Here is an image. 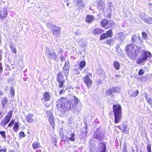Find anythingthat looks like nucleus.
Segmentation results:
<instances>
[{
    "mask_svg": "<svg viewBox=\"0 0 152 152\" xmlns=\"http://www.w3.org/2000/svg\"><path fill=\"white\" fill-rule=\"evenodd\" d=\"M57 107L59 110L64 112L68 111L75 107V100H68L66 98L61 97L57 101Z\"/></svg>",
    "mask_w": 152,
    "mask_h": 152,
    "instance_id": "1",
    "label": "nucleus"
},
{
    "mask_svg": "<svg viewBox=\"0 0 152 152\" xmlns=\"http://www.w3.org/2000/svg\"><path fill=\"white\" fill-rule=\"evenodd\" d=\"M139 48L135 44H131L126 46V50L129 58L134 59L137 56L139 52Z\"/></svg>",
    "mask_w": 152,
    "mask_h": 152,
    "instance_id": "2",
    "label": "nucleus"
},
{
    "mask_svg": "<svg viewBox=\"0 0 152 152\" xmlns=\"http://www.w3.org/2000/svg\"><path fill=\"white\" fill-rule=\"evenodd\" d=\"M113 110L114 116L115 124L118 123L121 118V106L118 104H113Z\"/></svg>",
    "mask_w": 152,
    "mask_h": 152,
    "instance_id": "3",
    "label": "nucleus"
},
{
    "mask_svg": "<svg viewBox=\"0 0 152 152\" xmlns=\"http://www.w3.org/2000/svg\"><path fill=\"white\" fill-rule=\"evenodd\" d=\"M151 53L147 51L143 50L141 53H140L139 58L137 61V64L143 65L146 61L147 59L151 57Z\"/></svg>",
    "mask_w": 152,
    "mask_h": 152,
    "instance_id": "4",
    "label": "nucleus"
},
{
    "mask_svg": "<svg viewBox=\"0 0 152 152\" xmlns=\"http://www.w3.org/2000/svg\"><path fill=\"white\" fill-rule=\"evenodd\" d=\"M91 144H94V145H98V147L97 148H95L94 149L93 151V148H92V152H105L106 148V145L105 143H100L98 144V143L93 140H91L90 141Z\"/></svg>",
    "mask_w": 152,
    "mask_h": 152,
    "instance_id": "5",
    "label": "nucleus"
},
{
    "mask_svg": "<svg viewBox=\"0 0 152 152\" xmlns=\"http://www.w3.org/2000/svg\"><path fill=\"white\" fill-rule=\"evenodd\" d=\"M140 17L145 23L149 24H152V18L148 17L147 15L143 13L140 14Z\"/></svg>",
    "mask_w": 152,
    "mask_h": 152,
    "instance_id": "6",
    "label": "nucleus"
},
{
    "mask_svg": "<svg viewBox=\"0 0 152 152\" xmlns=\"http://www.w3.org/2000/svg\"><path fill=\"white\" fill-rule=\"evenodd\" d=\"M47 118L49 122L51 125L53 129H54L55 124L54 122V119L53 114L50 111H47Z\"/></svg>",
    "mask_w": 152,
    "mask_h": 152,
    "instance_id": "7",
    "label": "nucleus"
},
{
    "mask_svg": "<svg viewBox=\"0 0 152 152\" xmlns=\"http://www.w3.org/2000/svg\"><path fill=\"white\" fill-rule=\"evenodd\" d=\"M69 63L68 61L65 62L64 66L63 68V72L65 77L68 76L70 68Z\"/></svg>",
    "mask_w": 152,
    "mask_h": 152,
    "instance_id": "8",
    "label": "nucleus"
},
{
    "mask_svg": "<svg viewBox=\"0 0 152 152\" xmlns=\"http://www.w3.org/2000/svg\"><path fill=\"white\" fill-rule=\"evenodd\" d=\"M8 14L7 10L6 8H3L2 10H0V19L4 20Z\"/></svg>",
    "mask_w": 152,
    "mask_h": 152,
    "instance_id": "9",
    "label": "nucleus"
},
{
    "mask_svg": "<svg viewBox=\"0 0 152 152\" xmlns=\"http://www.w3.org/2000/svg\"><path fill=\"white\" fill-rule=\"evenodd\" d=\"M53 34L56 37H59L61 34V28L59 27H55L52 29Z\"/></svg>",
    "mask_w": 152,
    "mask_h": 152,
    "instance_id": "10",
    "label": "nucleus"
},
{
    "mask_svg": "<svg viewBox=\"0 0 152 152\" xmlns=\"http://www.w3.org/2000/svg\"><path fill=\"white\" fill-rule=\"evenodd\" d=\"M83 80L85 83L88 87H90L92 84V80L89 78L88 75H87L83 77Z\"/></svg>",
    "mask_w": 152,
    "mask_h": 152,
    "instance_id": "11",
    "label": "nucleus"
},
{
    "mask_svg": "<svg viewBox=\"0 0 152 152\" xmlns=\"http://www.w3.org/2000/svg\"><path fill=\"white\" fill-rule=\"evenodd\" d=\"M47 53L49 55V57L56 59L57 58V55L56 53L53 50H48Z\"/></svg>",
    "mask_w": 152,
    "mask_h": 152,
    "instance_id": "12",
    "label": "nucleus"
},
{
    "mask_svg": "<svg viewBox=\"0 0 152 152\" xmlns=\"http://www.w3.org/2000/svg\"><path fill=\"white\" fill-rule=\"evenodd\" d=\"M104 3L102 1H100L98 3V8L101 10H105V8H104Z\"/></svg>",
    "mask_w": 152,
    "mask_h": 152,
    "instance_id": "13",
    "label": "nucleus"
},
{
    "mask_svg": "<svg viewBox=\"0 0 152 152\" xmlns=\"http://www.w3.org/2000/svg\"><path fill=\"white\" fill-rule=\"evenodd\" d=\"M117 39L120 40L121 41L123 40L125 37V35L123 33H120L116 35Z\"/></svg>",
    "mask_w": 152,
    "mask_h": 152,
    "instance_id": "14",
    "label": "nucleus"
},
{
    "mask_svg": "<svg viewBox=\"0 0 152 152\" xmlns=\"http://www.w3.org/2000/svg\"><path fill=\"white\" fill-rule=\"evenodd\" d=\"M51 98L50 94L47 92L45 93L44 95V99L46 101H48L50 100Z\"/></svg>",
    "mask_w": 152,
    "mask_h": 152,
    "instance_id": "15",
    "label": "nucleus"
},
{
    "mask_svg": "<svg viewBox=\"0 0 152 152\" xmlns=\"http://www.w3.org/2000/svg\"><path fill=\"white\" fill-rule=\"evenodd\" d=\"M33 114H29L26 116V119L29 123H31L33 122L34 119H33Z\"/></svg>",
    "mask_w": 152,
    "mask_h": 152,
    "instance_id": "16",
    "label": "nucleus"
},
{
    "mask_svg": "<svg viewBox=\"0 0 152 152\" xmlns=\"http://www.w3.org/2000/svg\"><path fill=\"white\" fill-rule=\"evenodd\" d=\"M57 80L60 81L64 80V77L61 72H59L57 75Z\"/></svg>",
    "mask_w": 152,
    "mask_h": 152,
    "instance_id": "17",
    "label": "nucleus"
},
{
    "mask_svg": "<svg viewBox=\"0 0 152 152\" xmlns=\"http://www.w3.org/2000/svg\"><path fill=\"white\" fill-rule=\"evenodd\" d=\"M94 19V17L91 15H88L86 17V21L88 23H90Z\"/></svg>",
    "mask_w": 152,
    "mask_h": 152,
    "instance_id": "18",
    "label": "nucleus"
},
{
    "mask_svg": "<svg viewBox=\"0 0 152 152\" xmlns=\"http://www.w3.org/2000/svg\"><path fill=\"white\" fill-rule=\"evenodd\" d=\"M107 24H108V26H109L108 27L111 26V25H109V23L108 22L107 20L106 19H104L102 20L101 22V25L102 27H105Z\"/></svg>",
    "mask_w": 152,
    "mask_h": 152,
    "instance_id": "19",
    "label": "nucleus"
},
{
    "mask_svg": "<svg viewBox=\"0 0 152 152\" xmlns=\"http://www.w3.org/2000/svg\"><path fill=\"white\" fill-rule=\"evenodd\" d=\"M84 6V4L82 0H77V7H79L80 9L82 8Z\"/></svg>",
    "mask_w": 152,
    "mask_h": 152,
    "instance_id": "20",
    "label": "nucleus"
},
{
    "mask_svg": "<svg viewBox=\"0 0 152 152\" xmlns=\"http://www.w3.org/2000/svg\"><path fill=\"white\" fill-rule=\"evenodd\" d=\"M102 32V30L99 28L94 29L92 31V33L94 34H100Z\"/></svg>",
    "mask_w": 152,
    "mask_h": 152,
    "instance_id": "21",
    "label": "nucleus"
},
{
    "mask_svg": "<svg viewBox=\"0 0 152 152\" xmlns=\"http://www.w3.org/2000/svg\"><path fill=\"white\" fill-rule=\"evenodd\" d=\"M113 66L117 70H118L120 67V64L119 62L116 61H114Z\"/></svg>",
    "mask_w": 152,
    "mask_h": 152,
    "instance_id": "22",
    "label": "nucleus"
},
{
    "mask_svg": "<svg viewBox=\"0 0 152 152\" xmlns=\"http://www.w3.org/2000/svg\"><path fill=\"white\" fill-rule=\"evenodd\" d=\"M32 146L34 149H36L39 147L40 143L38 142H35L33 143Z\"/></svg>",
    "mask_w": 152,
    "mask_h": 152,
    "instance_id": "23",
    "label": "nucleus"
},
{
    "mask_svg": "<svg viewBox=\"0 0 152 152\" xmlns=\"http://www.w3.org/2000/svg\"><path fill=\"white\" fill-rule=\"evenodd\" d=\"M82 106L80 101L77 98V109H78V110H80L81 109Z\"/></svg>",
    "mask_w": 152,
    "mask_h": 152,
    "instance_id": "24",
    "label": "nucleus"
},
{
    "mask_svg": "<svg viewBox=\"0 0 152 152\" xmlns=\"http://www.w3.org/2000/svg\"><path fill=\"white\" fill-rule=\"evenodd\" d=\"M11 118L10 117L8 116H6L5 118L4 119L3 124L4 125H6L7 124L8 122L10 121Z\"/></svg>",
    "mask_w": 152,
    "mask_h": 152,
    "instance_id": "25",
    "label": "nucleus"
},
{
    "mask_svg": "<svg viewBox=\"0 0 152 152\" xmlns=\"http://www.w3.org/2000/svg\"><path fill=\"white\" fill-rule=\"evenodd\" d=\"M19 127V126L18 123L17 122H15V123L14 127L13 128V130L15 132H17L18 131Z\"/></svg>",
    "mask_w": 152,
    "mask_h": 152,
    "instance_id": "26",
    "label": "nucleus"
},
{
    "mask_svg": "<svg viewBox=\"0 0 152 152\" xmlns=\"http://www.w3.org/2000/svg\"><path fill=\"white\" fill-rule=\"evenodd\" d=\"M7 100L6 98H3L1 101V104L3 107L6 105L7 103Z\"/></svg>",
    "mask_w": 152,
    "mask_h": 152,
    "instance_id": "27",
    "label": "nucleus"
},
{
    "mask_svg": "<svg viewBox=\"0 0 152 152\" xmlns=\"http://www.w3.org/2000/svg\"><path fill=\"white\" fill-rule=\"evenodd\" d=\"M113 89L112 88L108 90L106 92V94L107 95H110L114 92L113 91Z\"/></svg>",
    "mask_w": 152,
    "mask_h": 152,
    "instance_id": "28",
    "label": "nucleus"
},
{
    "mask_svg": "<svg viewBox=\"0 0 152 152\" xmlns=\"http://www.w3.org/2000/svg\"><path fill=\"white\" fill-rule=\"evenodd\" d=\"M86 65V62L84 61H82L80 64L79 69L81 70Z\"/></svg>",
    "mask_w": 152,
    "mask_h": 152,
    "instance_id": "29",
    "label": "nucleus"
},
{
    "mask_svg": "<svg viewBox=\"0 0 152 152\" xmlns=\"http://www.w3.org/2000/svg\"><path fill=\"white\" fill-rule=\"evenodd\" d=\"M123 130L122 132L124 134H127L129 132V129L127 128L126 126L124 125H123Z\"/></svg>",
    "mask_w": 152,
    "mask_h": 152,
    "instance_id": "30",
    "label": "nucleus"
},
{
    "mask_svg": "<svg viewBox=\"0 0 152 152\" xmlns=\"http://www.w3.org/2000/svg\"><path fill=\"white\" fill-rule=\"evenodd\" d=\"M108 37H111L113 36V33L112 29H110L106 33Z\"/></svg>",
    "mask_w": 152,
    "mask_h": 152,
    "instance_id": "31",
    "label": "nucleus"
},
{
    "mask_svg": "<svg viewBox=\"0 0 152 152\" xmlns=\"http://www.w3.org/2000/svg\"><path fill=\"white\" fill-rule=\"evenodd\" d=\"M108 37L107 34L106 33H104L101 35L100 37V39L101 40H103L107 38Z\"/></svg>",
    "mask_w": 152,
    "mask_h": 152,
    "instance_id": "32",
    "label": "nucleus"
},
{
    "mask_svg": "<svg viewBox=\"0 0 152 152\" xmlns=\"http://www.w3.org/2000/svg\"><path fill=\"white\" fill-rule=\"evenodd\" d=\"M112 88L113 89V92H115V93H118L120 91V88L118 87H113Z\"/></svg>",
    "mask_w": 152,
    "mask_h": 152,
    "instance_id": "33",
    "label": "nucleus"
},
{
    "mask_svg": "<svg viewBox=\"0 0 152 152\" xmlns=\"http://www.w3.org/2000/svg\"><path fill=\"white\" fill-rule=\"evenodd\" d=\"M146 99L149 104H152V99L151 98L148 97L147 96H146Z\"/></svg>",
    "mask_w": 152,
    "mask_h": 152,
    "instance_id": "34",
    "label": "nucleus"
},
{
    "mask_svg": "<svg viewBox=\"0 0 152 152\" xmlns=\"http://www.w3.org/2000/svg\"><path fill=\"white\" fill-rule=\"evenodd\" d=\"M59 83V87L60 88H61L63 86V84L65 82V80H62L60 81H58Z\"/></svg>",
    "mask_w": 152,
    "mask_h": 152,
    "instance_id": "35",
    "label": "nucleus"
},
{
    "mask_svg": "<svg viewBox=\"0 0 152 152\" xmlns=\"http://www.w3.org/2000/svg\"><path fill=\"white\" fill-rule=\"evenodd\" d=\"M10 47L11 51L15 53H16L17 52L15 48L12 47L11 45H10Z\"/></svg>",
    "mask_w": 152,
    "mask_h": 152,
    "instance_id": "36",
    "label": "nucleus"
},
{
    "mask_svg": "<svg viewBox=\"0 0 152 152\" xmlns=\"http://www.w3.org/2000/svg\"><path fill=\"white\" fill-rule=\"evenodd\" d=\"M0 134L1 135L2 138L5 139L6 138L5 132L4 131H0Z\"/></svg>",
    "mask_w": 152,
    "mask_h": 152,
    "instance_id": "37",
    "label": "nucleus"
},
{
    "mask_svg": "<svg viewBox=\"0 0 152 152\" xmlns=\"http://www.w3.org/2000/svg\"><path fill=\"white\" fill-rule=\"evenodd\" d=\"M139 93V91H138L137 90L134 91L133 92L132 95L134 97H136L137 96Z\"/></svg>",
    "mask_w": 152,
    "mask_h": 152,
    "instance_id": "38",
    "label": "nucleus"
},
{
    "mask_svg": "<svg viewBox=\"0 0 152 152\" xmlns=\"http://www.w3.org/2000/svg\"><path fill=\"white\" fill-rule=\"evenodd\" d=\"M142 34L143 38L144 39H146L148 37L147 34L145 32H142Z\"/></svg>",
    "mask_w": 152,
    "mask_h": 152,
    "instance_id": "39",
    "label": "nucleus"
},
{
    "mask_svg": "<svg viewBox=\"0 0 152 152\" xmlns=\"http://www.w3.org/2000/svg\"><path fill=\"white\" fill-rule=\"evenodd\" d=\"M19 135L20 137H25V134L23 132H20L19 133Z\"/></svg>",
    "mask_w": 152,
    "mask_h": 152,
    "instance_id": "40",
    "label": "nucleus"
},
{
    "mask_svg": "<svg viewBox=\"0 0 152 152\" xmlns=\"http://www.w3.org/2000/svg\"><path fill=\"white\" fill-rule=\"evenodd\" d=\"M144 71L143 70L141 69L140 70L138 73V75L140 76H141L144 74Z\"/></svg>",
    "mask_w": 152,
    "mask_h": 152,
    "instance_id": "41",
    "label": "nucleus"
},
{
    "mask_svg": "<svg viewBox=\"0 0 152 152\" xmlns=\"http://www.w3.org/2000/svg\"><path fill=\"white\" fill-rule=\"evenodd\" d=\"M112 5V4L111 2H108L106 5V6H107V7L108 10H110Z\"/></svg>",
    "mask_w": 152,
    "mask_h": 152,
    "instance_id": "42",
    "label": "nucleus"
},
{
    "mask_svg": "<svg viewBox=\"0 0 152 152\" xmlns=\"http://www.w3.org/2000/svg\"><path fill=\"white\" fill-rule=\"evenodd\" d=\"M137 39V37L136 35H134L132 36V41L133 42H135Z\"/></svg>",
    "mask_w": 152,
    "mask_h": 152,
    "instance_id": "43",
    "label": "nucleus"
},
{
    "mask_svg": "<svg viewBox=\"0 0 152 152\" xmlns=\"http://www.w3.org/2000/svg\"><path fill=\"white\" fill-rule=\"evenodd\" d=\"M74 134L72 133L71 134V136L69 138V139L71 141H73L75 140V139L74 138Z\"/></svg>",
    "mask_w": 152,
    "mask_h": 152,
    "instance_id": "44",
    "label": "nucleus"
},
{
    "mask_svg": "<svg viewBox=\"0 0 152 152\" xmlns=\"http://www.w3.org/2000/svg\"><path fill=\"white\" fill-rule=\"evenodd\" d=\"M47 26L49 28H50L52 27V23L50 22H48L47 24Z\"/></svg>",
    "mask_w": 152,
    "mask_h": 152,
    "instance_id": "45",
    "label": "nucleus"
},
{
    "mask_svg": "<svg viewBox=\"0 0 152 152\" xmlns=\"http://www.w3.org/2000/svg\"><path fill=\"white\" fill-rule=\"evenodd\" d=\"M147 149L148 151H151V145L150 144H148L147 146Z\"/></svg>",
    "mask_w": 152,
    "mask_h": 152,
    "instance_id": "46",
    "label": "nucleus"
},
{
    "mask_svg": "<svg viewBox=\"0 0 152 152\" xmlns=\"http://www.w3.org/2000/svg\"><path fill=\"white\" fill-rule=\"evenodd\" d=\"M14 122H15L14 120H13L12 119V121H11V122H10V123L8 125V126H10L11 125H12L14 124Z\"/></svg>",
    "mask_w": 152,
    "mask_h": 152,
    "instance_id": "47",
    "label": "nucleus"
},
{
    "mask_svg": "<svg viewBox=\"0 0 152 152\" xmlns=\"http://www.w3.org/2000/svg\"><path fill=\"white\" fill-rule=\"evenodd\" d=\"M65 93V91L63 89H61L60 90L59 94L60 95L64 94Z\"/></svg>",
    "mask_w": 152,
    "mask_h": 152,
    "instance_id": "48",
    "label": "nucleus"
},
{
    "mask_svg": "<svg viewBox=\"0 0 152 152\" xmlns=\"http://www.w3.org/2000/svg\"><path fill=\"white\" fill-rule=\"evenodd\" d=\"M12 113V110H10L9 112V113H8L9 115H6L8 116H9L10 118H11Z\"/></svg>",
    "mask_w": 152,
    "mask_h": 152,
    "instance_id": "49",
    "label": "nucleus"
},
{
    "mask_svg": "<svg viewBox=\"0 0 152 152\" xmlns=\"http://www.w3.org/2000/svg\"><path fill=\"white\" fill-rule=\"evenodd\" d=\"M11 93L12 94L13 96H14L15 94V91L14 89L13 88H11L10 90Z\"/></svg>",
    "mask_w": 152,
    "mask_h": 152,
    "instance_id": "50",
    "label": "nucleus"
},
{
    "mask_svg": "<svg viewBox=\"0 0 152 152\" xmlns=\"http://www.w3.org/2000/svg\"><path fill=\"white\" fill-rule=\"evenodd\" d=\"M60 58L62 61H64L65 60V58L64 57L62 56H61Z\"/></svg>",
    "mask_w": 152,
    "mask_h": 152,
    "instance_id": "51",
    "label": "nucleus"
},
{
    "mask_svg": "<svg viewBox=\"0 0 152 152\" xmlns=\"http://www.w3.org/2000/svg\"><path fill=\"white\" fill-rule=\"evenodd\" d=\"M63 51V50L61 48H59L58 49V52L61 54L62 53Z\"/></svg>",
    "mask_w": 152,
    "mask_h": 152,
    "instance_id": "52",
    "label": "nucleus"
},
{
    "mask_svg": "<svg viewBox=\"0 0 152 152\" xmlns=\"http://www.w3.org/2000/svg\"><path fill=\"white\" fill-rule=\"evenodd\" d=\"M6 149H4L0 150V152H6Z\"/></svg>",
    "mask_w": 152,
    "mask_h": 152,
    "instance_id": "53",
    "label": "nucleus"
},
{
    "mask_svg": "<svg viewBox=\"0 0 152 152\" xmlns=\"http://www.w3.org/2000/svg\"><path fill=\"white\" fill-rule=\"evenodd\" d=\"M122 152H127V150L125 147H123Z\"/></svg>",
    "mask_w": 152,
    "mask_h": 152,
    "instance_id": "54",
    "label": "nucleus"
},
{
    "mask_svg": "<svg viewBox=\"0 0 152 152\" xmlns=\"http://www.w3.org/2000/svg\"><path fill=\"white\" fill-rule=\"evenodd\" d=\"M2 70V68L1 66V64L0 63V72H1Z\"/></svg>",
    "mask_w": 152,
    "mask_h": 152,
    "instance_id": "55",
    "label": "nucleus"
},
{
    "mask_svg": "<svg viewBox=\"0 0 152 152\" xmlns=\"http://www.w3.org/2000/svg\"><path fill=\"white\" fill-rule=\"evenodd\" d=\"M70 5V3H66V6H67V7H68L69 5Z\"/></svg>",
    "mask_w": 152,
    "mask_h": 152,
    "instance_id": "56",
    "label": "nucleus"
},
{
    "mask_svg": "<svg viewBox=\"0 0 152 152\" xmlns=\"http://www.w3.org/2000/svg\"><path fill=\"white\" fill-rule=\"evenodd\" d=\"M92 75V74L91 73H89L88 75H89V76H91Z\"/></svg>",
    "mask_w": 152,
    "mask_h": 152,
    "instance_id": "57",
    "label": "nucleus"
},
{
    "mask_svg": "<svg viewBox=\"0 0 152 152\" xmlns=\"http://www.w3.org/2000/svg\"><path fill=\"white\" fill-rule=\"evenodd\" d=\"M149 5L151 6V7H152V4L151 3L149 4Z\"/></svg>",
    "mask_w": 152,
    "mask_h": 152,
    "instance_id": "58",
    "label": "nucleus"
},
{
    "mask_svg": "<svg viewBox=\"0 0 152 152\" xmlns=\"http://www.w3.org/2000/svg\"><path fill=\"white\" fill-rule=\"evenodd\" d=\"M0 94L2 95L3 94V92L2 91H0Z\"/></svg>",
    "mask_w": 152,
    "mask_h": 152,
    "instance_id": "59",
    "label": "nucleus"
},
{
    "mask_svg": "<svg viewBox=\"0 0 152 152\" xmlns=\"http://www.w3.org/2000/svg\"><path fill=\"white\" fill-rule=\"evenodd\" d=\"M108 27H107V28H105V29H106V28H108Z\"/></svg>",
    "mask_w": 152,
    "mask_h": 152,
    "instance_id": "60",
    "label": "nucleus"
},
{
    "mask_svg": "<svg viewBox=\"0 0 152 152\" xmlns=\"http://www.w3.org/2000/svg\"><path fill=\"white\" fill-rule=\"evenodd\" d=\"M148 152H151V151H148Z\"/></svg>",
    "mask_w": 152,
    "mask_h": 152,
    "instance_id": "61",
    "label": "nucleus"
},
{
    "mask_svg": "<svg viewBox=\"0 0 152 152\" xmlns=\"http://www.w3.org/2000/svg\"><path fill=\"white\" fill-rule=\"evenodd\" d=\"M138 38L140 40V39L139 38V37H138Z\"/></svg>",
    "mask_w": 152,
    "mask_h": 152,
    "instance_id": "62",
    "label": "nucleus"
},
{
    "mask_svg": "<svg viewBox=\"0 0 152 152\" xmlns=\"http://www.w3.org/2000/svg\"><path fill=\"white\" fill-rule=\"evenodd\" d=\"M2 116H1V118H2Z\"/></svg>",
    "mask_w": 152,
    "mask_h": 152,
    "instance_id": "63",
    "label": "nucleus"
},
{
    "mask_svg": "<svg viewBox=\"0 0 152 152\" xmlns=\"http://www.w3.org/2000/svg\"><path fill=\"white\" fill-rule=\"evenodd\" d=\"M76 73H77V72H76Z\"/></svg>",
    "mask_w": 152,
    "mask_h": 152,
    "instance_id": "64",
    "label": "nucleus"
}]
</instances>
